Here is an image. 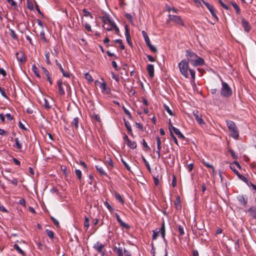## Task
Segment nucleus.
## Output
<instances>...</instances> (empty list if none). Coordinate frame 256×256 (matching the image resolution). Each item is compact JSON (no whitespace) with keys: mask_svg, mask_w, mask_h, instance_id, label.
<instances>
[{"mask_svg":"<svg viewBox=\"0 0 256 256\" xmlns=\"http://www.w3.org/2000/svg\"><path fill=\"white\" fill-rule=\"evenodd\" d=\"M178 66L180 74L185 78H188V71L190 72L191 76V84H194L196 72L194 70L189 68L188 61L186 59H183L178 63Z\"/></svg>","mask_w":256,"mask_h":256,"instance_id":"f257e3e1","label":"nucleus"},{"mask_svg":"<svg viewBox=\"0 0 256 256\" xmlns=\"http://www.w3.org/2000/svg\"><path fill=\"white\" fill-rule=\"evenodd\" d=\"M226 122L228 130L232 132V136L235 140L238 139L239 136V134L235 123L233 121L230 120H226Z\"/></svg>","mask_w":256,"mask_h":256,"instance_id":"f03ea898","label":"nucleus"},{"mask_svg":"<svg viewBox=\"0 0 256 256\" xmlns=\"http://www.w3.org/2000/svg\"><path fill=\"white\" fill-rule=\"evenodd\" d=\"M222 88L220 90V94L222 96L228 98L232 94V90L228 84L222 80Z\"/></svg>","mask_w":256,"mask_h":256,"instance_id":"7ed1b4c3","label":"nucleus"},{"mask_svg":"<svg viewBox=\"0 0 256 256\" xmlns=\"http://www.w3.org/2000/svg\"><path fill=\"white\" fill-rule=\"evenodd\" d=\"M168 18L166 20V23L173 22L176 24L183 26H184V22L182 21L180 16L173 14H168Z\"/></svg>","mask_w":256,"mask_h":256,"instance_id":"20e7f679","label":"nucleus"},{"mask_svg":"<svg viewBox=\"0 0 256 256\" xmlns=\"http://www.w3.org/2000/svg\"><path fill=\"white\" fill-rule=\"evenodd\" d=\"M152 240H156L158 236V233L160 232L162 236V238L165 241V234H166V230H165V226L164 222L162 224V226L160 230H152Z\"/></svg>","mask_w":256,"mask_h":256,"instance_id":"39448f33","label":"nucleus"},{"mask_svg":"<svg viewBox=\"0 0 256 256\" xmlns=\"http://www.w3.org/2000/svg\"><path fill=\"white\" fill-rule=\"evenodd\" d=\"M202 3L204 4V6L209 10L212 16L214 18H215L216 20H218V18L216 15V10L214 8V7L212 5L210 4L209 3L205 2L204 0H202Z\"/></svg>","mask_w":256,"mask_h":256,"instance_id":"423d86ee","label":"nucleus"},{"mask_svg":"<svg viewBox=\"0 0 256 256\" xmlns=\"http://www.w3.org/2000/svg\"><path fill=\"white\" fill-rule=\"evenodd\" d=\"M186 56L187 58L186 60L188 61V63L190 62L192 64L197 58L198 55L190 50H186Z\"/></svg>","mask_w":256,"mask_h":256,"instance_id":"0eeeda50","label":"nucleus"},{"mask_svg":"<svg viewBox=\"0 0 256 256\" xmlns=\"http://www.w3.org/2000/svg\"><path fill=\"white\" fill-rule=\"evenodd\" d=\"M102 82L96 81V84L98 82L100 84L99 87L101 89L102 92H104L106 94H110V88L106 86V82L102 78Z\"/></svg>","mask_w":256,"mask_h":256,"instance_id":"6e6552de","label":"nucleus"},{"mask_svg":"<svg viewBox=\"0 0 256 256\" xmlns=\"http://www.w3.org/2000/svg\"><path fill=\"white\" fill-rule=\"evenodd\" d=\"M57 84L58 86V93L60 96H64L65 94V92L64 88V85L70 87L69 85L66 82H62L61 79H59L57 80Z\"/></svg>","mask_w":256,"mask_h":256,"instance_id":"1a4fd4ad","label":"nucleus"},{"mask_svg":"<svg viewBox=\"0 0 256 256\" xmlns=\"http://www.w3.org/2000/svg\"><path fill=\"white\" fill-rule=\"evenodd\" d=\"M93 248L98 252L102 254H105L106 250L104 249V245L98 242L94 244Z\"/></svg>","mask_w":256,"mask_h":256,"instance_id":"9d476101","label":"nucleus"},{"mask_svg":"<svg viewBox=\"0 0 256 256\" xmlns=\"http://www.w3.org/2000/svg\"><path fill=\"white\" fill-rule=\"evenodd\" d=\"M241 24L242 27L244 28V32H248L251 29V26L249 22L243 17L241 18Z\"/></svg>","mask_w":256,"mask_h":256,"instance_id":"9b49d317","label":"nucleus"},{"mask_svg":"<svg viewBox=\"0 0 256 256\" xmlns=\"http://www.w3.org/2000/svg\"><path fill=\"white\" fill-rule=\"evenodd\" d=\"M193 114L196 121L200 125L204 124L205 122L202 118V116L198 110L194 111Z\"/></svg>","mask_w":256,"mask_h":256,"instance_id":"f8f14e48","label":"nucleus"},{"mask_svg":"<svg viewBox=\"0 0 256 256\" xmlns=\"http://www.w3.org/2000/svg\"><path fill=\"white\" fill-rule=\"evenodd\" d=\"M16 58L19 62L22 63L25 62L26 58L24 52L22 51L16 52Z\"/></svg>","mask_w":256,"mask_h":256,"instance_id":"ddd939ff","label":"nucleus"},{"mask_svg":"<svg viewBox=\"0 0 256 256\" xmlns=\"http://www.w3.org/2000/svg\"><path fill=\"white\" fill-rule=\"evenodd\" d=\"M204 64V60L198 56L194 61L192 64L194 66H202Z\"/></svg>","mask_w":256,"mask_h":256,"instance_id":"4468645a","label":"nucleus"},{"mask_svg":"<svg viewBox=\"0 0 256 256\" xmlns=\"http://www.w3.org/2000/svg\"><path fill=\"white\" fill-rule=\"evenodd\" d=\"M124 28H125V36H126V42H127L128 44L130 46H132V42L131 40V38H130V32H129V30L128 29V27L126 25L125 26Z\"/></svg>","mask_w":256,"mask_h":256,"instance_id":"2eb2a0df","label":"nucleus"},{"mask_svg":"<svg viewBox=\"0 0 256 256\" xmlns=\"http://www.w3.org/2000/svg\"><path fill=\"white\" fill-rule=\"evenodd\" d=\"M115 215H116V217L117 221L119 223V224H120V226H122L123 228H124L126 229L130 228V226L128 224H126L125 222H124L121 220L120 216L117 213H116Z\"/></svg>","mask_w":256,"mask_h":256,"instance_id":"dca6fc26","label":"nucleus"},{"mask_svg":"<svg viewBox=\"0 0 256 256\" xmlns=\"http://www.w3.org/2000/svg\"><path fill=\"white\" fill-rule=\"evenodd\" d=\"M146 70L149 76L151 78H153L154 76V66L153 64H148L146 66Z\"/></svg>","mask_w":256,"mask_h":256,"instance_id":"f3484780","label":"nucleus"},{"mask_svg":"<svg viewBox=\"0 0 256 256\" xmlns=\"http://www.w3.org/2000/svg\"><path fill=\"white\" fill-rule=\"evenodd\" d=\"M14 141H15V144H14L13 146L16 147L20 152H21L22 149V142H20V141L19 140L18 138H15Z\"/></svg>","mask_w":256,"mask_h":256,"instance_id":"a211bd4d","label":"nucleus"},{"mask_svg":"<svg viewBox=\"0 0 256 256\" xmlns=\"http://www.w3.org/2000/svg\"><path fill=\"white\" fill-rule=\"evenodd\" d=\"M128 146L132 149H134L136 148L137 144L136 142L131 141L130 140H128V142L126 143Z\"/></svg>","mask_w":256,"mask_h":256,"instance_id":"6ab92c4d","label":"nucleus"},{"mask_svg":"<svg viewBox=\"0 0 256 256\" xmlns=\"http://www.w3.org/2000/svg\"><path fill=\"white\" fill-rule=\"evenodd\" d=\"M248 212H250V216L256 219V208L252 206L249 208L248 210Z\"/></svg>","mask_w":256,"mask_h":256,"instance_id":"aec40b11","label":"nucleus"},{"mask_svg":"<svg viewBox=\"0 0 256 256\" xmlns=\"http://www.w3.org/2000/svg\"><path fill=\"white\" fill-rule=\"evenodd\" d=\"M79 118L78 117L74 118L71 122L72 126H73L76 130L78 128Z\"/></svg>","mask_w":256,"mask_h":256,"instance_id":"412c9836","label":"nucleus"},{"mask_svg":"<svg viewBox=\"0 0 256 256\" xmlns=\"http://www.w3.org/2000/svg\"><path fill=\"white\" fill-rule=\"evenodd\" d=\"M172 130L178 136L179 138H184V136L178 128L174 127L172 128Z\"/></svg>","mask_w":256,"mask_h":256,"instance_id":"4be33fe9","label":"nucleus"},{"mask_svg":"<svg viewBox=\"0 0 256 256\" xmlns=\"http://www.w3.org/2000/svg\"><path fill=\"white\" fill-rule=\"evenodd\" d=\"M58 66L60 72H62L64 76L66 77V78H70V74L68 72L64 71V68L60 64H58Z\"/></svg>","mask_w":256,"mask_h":256,"instance_id":"5701e85b","label":"nucleus"},{"mask_svg":"<svg viewBox=\"0 0 256 256\" xmlns=\"http://www.w3.org/2000/svg\"><path fill=\"white\" fill-rule=\"evenodd\" d=\"M174 204L176 209L179 210L181 208L180 199L179 196L176 198V200L174 202Z\"/></svg>","mask_w":256,"mask_h":256,"instance_id":"b1692460","label":"nucleus"},{"mask_svg":"<svg viewBox=\"0 0 256 256\" xmlns=\"http://www.w3.org/2000/svg\"><path fill=\"white\" fill-rule=\"evenodd\" d=\"M231 4L236 10V12L238 14H240V9L237 4L234 2H230Z\"/></svg>","mask_w":256,"mask_h":256,"instance_id":"393cba45","label":"nucleus"},{"mask_svg":"<svg viewBox=\"0 0 256 256\" xmlns=\"http://www.w3.org/2000/svg\"><path fill=\"white\" fill-rule=\"evenodd\" d=\"M96 168L101 176H107L106 173L104 171L102 167L100 166H96Z\"/></svg>","mask_w":256,"mask_h":256,"instance_id":"a878e982","label":"nucleus"},{"mask_svg":"<svg viewBox=\"0 0 256 256\" xmlns=\"http://www.w3.org/2000/svg\"><path fill=\"white\" fill-rule=\"evenodd\" d=\"M114 250H116L117 254V256H123V250L122 247H116L115 246L114 248Z\"/></svg>","mask_w":256,"mask_h":256,"instance_id":"bb28decb","label":"nucleus"},{"mask_svg":"<svg viewBox=\"0 0 256 256\" xmlns=\"http://www.w3.org/2000/svg\"><path fill=\"white\" fill-rule=\"evenodd\" d=\"M32 72L34 74L35 76L38 78H40V74H39V70L37 68V67L36 66L35 64H33L32 66Z\"/></svg>","mask_w":256,"mask_h":256,"instance_id":"cd10ccee","label":"nucleus"},{"mask_svg":"<svg viewBox=\"0 0 256 256\" xmlns=\"http://www.w3.org/2000/svg\"><path fill=\"white\" fill-rule=\"evenodd\" d=\"M14 249L20 254L23 256H26V253L20 248V246L17 244H14Z\"/></svg>","mask_w":256,"mask_h":256,"instance_id":"c85d7f7f","label":"nucleus"},{"mask_svg":"<svg viewBox=\"0 0 256 256\" xmlns=\"http://www.w3.org/2000/svg\"><path fill=\"white\" fill-rule=\"evenodd\" d=\"M115 197L116 200L119 201L122 204L124 203V200L121 195L118 192H115Z\"/></svg>","mask_w":256,"mask_h":256,"instance_id":"c756f323","label":"nucleus"},{"mask_svg":"<svg viewBox=\"0 0 256 256\" xmlns=\"http://www.w3.org/2000/svg\"><path fill=\"white\" fill-rule=\"evenodd\" d=\"M178 230L179 232V234L180 236H182L184 234V226L178 225Z\"/></svg>","mask_w":256,"mask_h":256,"instance_id":"7c9ffc66","label":"nucleus"},{"mask_svg":"<svg viewBox=\"0 0 256 256\" xmlns=\"http://www.w3.org/2000/svg\"><path fill=\"white\" fill-rule=\"evenodd\" d=\"M101 20L104 24H108V22H110V18L108 16H102L100 17Z\"/></svg>","mask_w":256,"mask_h":256,"instance_id":"2f4dec72","label":"nucleus"},{"mask_svg":"<svg viewBox=\"0 0 256 256\" xmlns=\"http://www.w3.org/2000/svg\"><path fill=\"white\" fill-rule=\"evenodd\" d=\"M46 232L48 236H49L51 239H52L54 238V234L52 230L46 229Z\"/></svg>","mask_w":256,"mask_h":256,"instance_id":"473e14b6","label":"nucleus"},{"mask_svg":"<svg viewBox=\"0 0 256 256\" xmlns=\"http://www.w3.org/2000/svg\"><path fill=\"white\" fill-rule=\"evenodd\" d=\"M114 42L120 44V47L121 50H123L124 49V46L122 44V40L116 39L114 40Z\"/></svg>","mask_w":256,"mask_h":256,"instance_id":"72a5a7b5","label":"nucleus"},{"mask_svg":"<svg viewBox=\"0 0 256 256\" xmlns=\"http://www.w3.org/2000/svg\"><path fill=\"white\" fill-rule=\"evenodd\" d=\"M40 36L44 42L46 43L48 42V40L45 36L44 31L42 30L40 32Z\"/></svg>","mask_w":256,"mask_h":256,"instance_id":"f704fd0d","label":"nucleus"},{"mask_svg":"<svg viewBox=\"0 0 256 256\" xmlns=\"http://www.w3.org/2000/svg\"><path fill=\"white\" fill-rule=\"evenodd\" d=\"M45 56H46V62L47 64H50L51 62H50V54L48 52H45Z\"/></svg>","mask_w":256,"mask_h":256,"instance_id":"c9c22d12","label":"nucleus"},{"mask_svg":"<svg viewBox=\"0 0 256 256\" xmlns=\"http://www.w3.org/2000/svg\"><path fill=\"white\" fill-rule=\"evenodd\" d=\"M142 160L144 161V164L148 169V172H151V168H150V165L148 163V162L146 160L143 156L142 158Z\"/></svg>","mask_w":256,"mask_h":256,"instance_id":"e433bc0d","label":"nucleus"},{"mask_svg":"<svg viewBox=\"0 0 256 256\" xmlns=\"http://www.w3.org/2000/svg\"><path fill=\"white\" fill-rule=\"evenodd\" d=\"M238 200L239 202L243 205H245L247 202V200H246L243 196H240L238 198Z\"/></svg>","mask_w":256,"mask_h":256,"instance_id":"4c0bfd02","label":"nucleus"},{"mask_svg":"<svg viewBox=\"0 0 256 256\" xmlns=\"http://www.w3.org/2000/svg\"><path fill=\"white\" fill-rule=\"evenodd\" d=\"M104 204L110 212H112V211H114V208L107 201H106L104 202Z\"/></svg>","mask_w":256,"mask_h":256,"instance_id":"58836bf2","label":"nucleus"},{"mask_svg":"<svg viewBox=\"0 0 256 256\" xmlns=\"http://www.w3.org/2000/svg\"><path fill=\"white\" fill-rule=\"evenodd\" d=\"M164 110L166 111V112L170 116H173V112L172 110L170 109L168 106L166 104H164Z\"/></svg>","mask_w":256,"mask_h":256,"instance_id":"ea45409f","label":"nucleus"},{"mask_svg":"<svg viewBox=\"0 0 256 256\" xmlns=\"http://www.w3.org/2000/svg\"><path fill=\"white\" fill-rule=\"evenodd\" d=\"M10 36L14 40H18L17 34H16L14 30L12 29L10 30Z\"/></svg>","mask_w":256,"mask_h":256,"instance_id":"a19ab883","label":"nucleus"},{"mask_svg":"<svg viewBox=\"0 0 256 256\" xmlns=\"http://www.w3.org/2000/svg\"><path fill=\"white\" fill-rule=\"evenodd\" d=\"M156 144H157V149L158 150H161V140L160 138L158 136L156 137Z\"/></svg>","mask_w":256,"mask_h":256,"instance_id":"79ce46f5","label":"nucleus"},{"mask_svg":"<svg viewBox=\"0 0 256 256\" xmlns=\"http://www.w3.org/2000/svg\"><path fill=\"white\" fill-rule=\"evenodd\" d=\"M84 76H85V78L86 79L90 82H92L93 81V79L92 78V76L88 72L86 73L85 74H84Z\"/></svg>","mask_w":256,"mask_h":256,"instance_id":"37998d69","label":"nucleus"},{"mask_svg":"<svg viewBox=\"0 0 256 256\" xmlns=\"http://www.w3.org/2000/svg\"><path fill=\"white\" fill-rule=\"evenodd\" d=\"M82 12H84V16H86V17L90 16L91 18H92V16L90 12L88 11L86 9H85V8L83 9Z\"/></svg>","mask_w":256,"mask_h":256,"instance_id":"c03bdc74","label":"nucleus"},{"mask_svg":"<svg viewBox=\"0 0 256 256\" xmlns=\"http://www.w3.org/2000/svg\"><path fill=\"white\" fill-rule=\"evenodd\" d=\"M75 174L77 178L80 180L82 178V172L80 170L76 169L75 170Z\"/></svg>","mask_w":256,"mask_h":256,"instance_id":"a18cd8bd","label":"nucleus"},{"mask_svg":"<svg viewBox=\"0 0 256 256\" xmlns=\"http://www.w3.org/2000/svg\"><path fill=\"white\" fill-rule=\"evenodd\" d=\"M50 219L52 221L54 224L56 226L59 227L60 226V224L58 221L54 218L53 216H50Z\"/></svg>","mask_w":256,"mask_h":256,"instance_id":"49530a36","label":"nucleus"},{"mask_svg":"<svg viewBox=\"0 0 256 256\" xmlns=\"http://www.w3.org/2000/svg\"><path fill=\"white\" fill-rule=\"evenodd\" d=\"M84 226L86 228V230L88 228L90 224H89V220L88 218L85 216L84 221Z\"/></svg>","mask_w":256,"mask_h":256,"instance_id":"de8ad7c7","label":"nucleus"},{"mask_svg":"<svg viewBox=\"0 0 256 256\" xmlns=\"http://www.w3.org/2000/svg\"><path fill=\"white\" fill-rule=\"evenodd\" d=\"M218 2L221 5V6L226 10H228L230 9L229 7L222 0H218Z\"/></svg>","mask_w":256,"mask_h":256,"instance_id":"09e8293b","label":"nucleus"},{"mask_svg":"<svg viewBox=\"0 0 256 256\" xmlns=\"http://www.w3.org/2000/svg\"><path fill=\"white\" fill-rule=\"evenodd\" d=\"M121 160L126 170L129 172H131V168L128 164L122 158Z\"/></svg>","mask_w":256,"mask_h":256,"instance_id":"8fccbe9b","label":"nucleus"},{"mask_svg":"<svg viewBox=\"0 0 256 256\" xmlns=\"http://www.w3.org/2000/svg\"><path fill=\"white\" fill-rule=\"evenodd\" d=\"M7 1L10 4L14 7L15 9L18 8L16 2L14 0H7Z\"/></svg>","mask_w":256,"mask_h":256,"instance_id":"3c124183","label":"nucleus"},{"mask_svg":"<svg viewBox=\"0 0 256 256\" xmlns=\"http://www.w3.org/2000/svg\"><path fill=\"white\" fill-rule=\"evenodd\" d=\"M240 178L241 180H242V181H244V182H245L246 183L248 184H249V181H248V180L244 176L240 175Z\"/></svg>","mask_w":256,"mask_h":256,"instance_id":"603ef678","label":"nucleus"},{"mask_svg":"<svg viewBox=\"0 0 256 256\" xmlns=\"http://www.w3.org/2000/svg\"><path fill=\"white\" fill-rule=\"evenodd\" d=\"M125 16L130 22H132L133 18L130 14L126 13L125 14Z\"/></svg>","mask_w":256,"mask_h":256,"instance_id":"864d4df0","label":"nucleus"},{"mask_svg":"<svg viewBox=\"0 0 256 256\" xmlns=\"http://www.w3.org/2000/svg\"><path fill=\"white\" fill-rule=\"evenodd\" d=\"M172 185L173 187H176V178L174 175H173V176H172Z\"/></svg>","mask_w":256,"mask_h":256,"instance_id":"5fc2aeb1","label":"nucleus"},{"mask_svg":"<svg viewBox=\"0 0 256 256\" xmlns=\"http://www.w3.org/2000/svg\"><path fill=\"white\" fill-rule=\"evenodd\" d=\"M170 136L174 140V143L178 145V142L176 138L174 136V134L172 133V132H170Z\"/></svg>","mask_w":256,"mask_h":256,"instance_id":"6e6d98bb","label":"nucleus"},{"mask_svg":"<svg viewBox=\"0 0 256 256\" xmlns=\"http://www.w3.org/2000/svg\"><path fill=\"white\" fill-rule=\"evenodd\" d=\"M142 145L143 146L146 148V150H150V148L148 146L146 142V140L143 139L142 140Z\"/></svg>","mask_w":256,"mask_h":256,"instance_id":"4d7b16f0","label":"nucleus"},{"mask_svg":"<svg viewBox=\"0 0 256 256\" xmlns=\"http://www.w3.org/2000/svg\"><path fill=\"white\" fill-rule=\"evenodd\" d=\"M9 181L11 182V183L14 186L18 185V180L16 178H13L12 180H8Z\"/></svg>","mask_w":256,"mask_h":256,"instance_id":"13d9d810","label":"nucleus"},{"mask_svg":"<svg viewBox=\"0 0 256 256\" xmlns=\"http://www.w3.org/2000/svg\"><path fill=\"white\" fill-rule=\"evenodd\" d=\"M168 128H169L170 132H172V128H174V126H172V123L171 120H170V119L168 120Z\"/></svg>","mask_w":256,"mask_h":256,"instance_id":"bf43d9fd","label":"nucleus"},{"mask_svg":"<svg viewBox=\"0 0 256 256\" xmlns=\"http://www.w3.org/2000/svg\"><path fill=\"white\" fill-rule=\"evenodd\" d=\"M18 204L24 206H26V200L24 199V198H22V199H20L19 202H18Z\"/></svg>","mask_w":256,"mask_h":256,"instance_id":"052dcab7","label":"nucleus"},{"mask_svg":"<svg viewBox=\"0 0 256 256\" xmlns=\"http://www.w3.org/2000/svg\"><path fill=\"white\" fill-rule=\"evenodd\" d=\"M84 27L88 31V32L92 31V28H91V26H90V24H89L87 23H86L84 24Z\"/></svg>","mask_w":256,"mask_h":256,"instance_id":"680f3d73","label":"nucleus"},{"mask_svg":"<svg viewBox=\"0 0 256 256\" xmlns=\"http://www.w3.org/2000/svg\"><path fill=\"white\" fill-rule=\"evenodd\" d=\"M112 66L116 69V70H119V68H118L116 62L115 61H112Z\"/></svg>","mask_w":256,"mask_h":256,"instance_id":"e2e57ef3","label":"nucleus"},{"mask_svg":"<svg viewBox=\"0 0 256 256\" xmlns=\"http://www.w3.org/2000/svg\"><path fill=\"white\" fill-rule=\"evenodd\" d=\"M229 152L233 158H237V156L236 155L234 151L232 149L229 150Z\"/></svg>","mask_w":256,"mask_h":256,"instance_id":"0e129e2a","label":"nucleus"},{"mask_svg":"<svg viewBox=\"0 0 256 256\" xmlns=\"http://www.w3.org/2000/svg\"><path fill=\"white\" fill-rule=\"evenodd\" d=\"M112 78L115 80L116 82L119 80V78L116 76L114 72H112Z\"/></svg>","mask_w":256,"mask_h":256,"instance_id":"69168bd1","label":"nucleus"},{"mask_svg":"<svg viewBox=\"0 0 256 256\" xmlns=\"http://www.w3.org/2000/svg\"><path fill=\"white\" fill-rule=\"evenodd\" d=\"M149 48H150V50L152 52H157L156 48L153 45H152L151 46H150Z\"/></svg>","mask_w":256,"mask_h":256,"instance_id":"338daca9","label":"nucleus"},{"mask_svg":"<svg viewBox=\"0 0 256 256\" xmlns=\"http://www.w3.org/2000/svg\"><path fill=\"white\" fill-rule=\"evenodd\" d=\"M124 256H132L131 253L125 248L124 250Z\"/></svg>","mask_w":256,"mask_h":256,"instance_id":"774afa93","label":"nucleus"}]
</instances>
